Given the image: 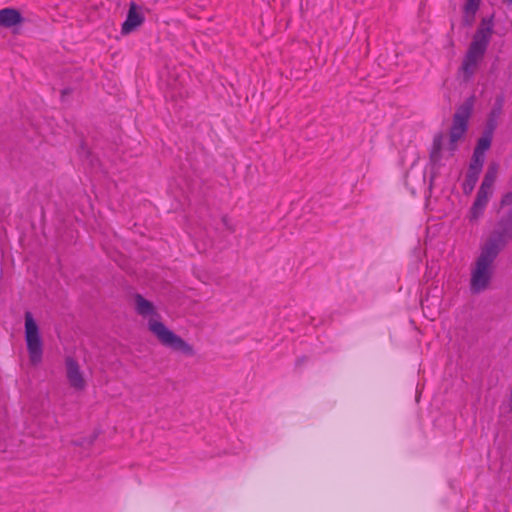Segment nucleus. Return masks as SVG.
I'll use <instances>...</instances> for the list:
<instances>
[{"label": "nucleus", "mask_w": 512, "mask_h": 512, "mask_svg": "<svg viewBox=\"0 0 512 512\" xmlns=\"http://www.w3.org/2000/svg\"><path fill=\"white\" fill-rule=\"evenodd\" d=\"M134 306L136 312L147 320L149 331L161 345L186 357H192L195 355L194 347L182 337L174 333L160 320V317L151 302L141 295H136L134 298Z\"/></svg>", "instance_id": "f257e3e1"}, {"label": "nucleus", "mask_w": 512, "mask_h": 512, "mask_svg": "<svg viewBox=\"0 0 512 512\" xmlns=\"http://www.w3.org/2000/svg\"><path fill=\"white\" fill-rule=\"evenodd\" d=\"M503 246L499 238L489 239L481 248L471 276V289L480 292L487 288L493 274V262Z\"/></svg>", "instance_id": "f03ea898"}, {"label": "nucleus", "mask_w": 512, "mask_h": 512, "mask_svg": "<svg viewBox=\"0 0 512 512\" xmlns=\"http://www.w3.org/2000/svg\"><path fill=\"white\" fill-rule=\"evenodd\" d=\"M493 32V17L484 18L473 36L466 56L463 60V72L471 76L482 60Z\"/></svg>", "instance_id": "7ed1b4c3"}, {"label": "nucleus", "mask_w": 512, "mask_h": 512, "mask_svg": "<svg viewBox=\"0 0 512 512\" xmlns=\"http://www.w3.org/2000/svg\"><path fill=\"white\" fill-rule=\"evenodd\" d=\"M25 341L31 363L39 364L43 355V342L39 325L30 312L25 314Z\"/></svg>", "instance_id": "20e7f679"}, {"label": "nucleus", "mask_w": 512, "mask_h": 512, "mask_svg": "<svg viewBox=\"0 0 512 512\" xmlns=\"http://www.w3.org/2000/svg\"><path fill=\"white\" fill-rule=\"evenodd\" d=\"M472 109V102H467L456 111L453 117V123L449 132V149L451 152L456 149L457 143L464 137L467 131Z\"/></svg>", "instance_id": "39448f33"}, {"label": "nucleus", "mask_w": 512, "mask_h": 512, "mask_svg": "<svg viewBox=\"0 0 512 512\" xmlns=\"http://www.w3.org/2000/svg\"><path fill=\"white\" fill-rule=\"evenodd\" d=\"M65 368L69 386L76 391H83L87 383L78 362L72 357H67L65 359Z\"/></svg>", "instance_id": "423d86ee"}, {"label": "nucleus", "mask_w": 512, "mask_h": 512, "mask_svg": "<svg viewBox=\"0 0 512 512\" xmlns=\"http://www.w3.org/2000/svg\"><path fill=\"white\" fill-rule=\"evenodd\" d=\"M143 22L144 15L141 9L134 2H132L129 6L127 17L122 24L121 33L123 35H128L140 27Z\"/></svg>", "instance_id": "0eeeda50"}, {"label": "nucleus", "mask_w": 512, "mask_h": 512, "mask_svg": "<svg viewBox=\"0 0 512 512\" xmlns=\"http://www.w3.org/2000/svg\"><path fill=\"white\" fill-rule=\"evenodd\" d=\"M23 22L21 13L13 8H4L0 10V28H12Z\"/></svg>", "instance_id": "6e6552de"}, {"label": "nucleus", "mask_w": 512, "mask_h": 512, "mask_svg": "<svg viewBox=\"0 0 512 512\" xmlns=\"http://www.w3.org/2000/svg\"><path fill=\"white\" fill-rule=\"evenodd\" d=\"M491 194L492 190L485 188L483 186L480 187L477 194V198L471 208L472 219H477L481 215Z\"/></svg>", "instance_id": "1a4fd4ad"}, {"label": "nucleus", "mask_w": 512, "mask_h": 512, "mask_svg": "<svg viewBox=\"0 0 512 512\" xmlns=\"http://www.w3.org/2000/svg\"><path fill=\"white\" fill-rule=\"evenodd\" d=\"M491 144V136L485 135L479 139L475 148V161L477 162V169H481L484 161V154L489 149Z\"/></svg>", "instance_id": "9d476101"}, {"label": "nucleus", "mask_w": 512, "mask_h": 512, "mask_svg": "<svg viewBox=\"0 0 512 512\" xmlns=\"http://www.w3.org/2000/svg\"><path fill=\"white\" fill-rule=\"evenodd\" d=\"M481 0H465L463 5L464 21L471 25L475 19V15L480 7Z\"/></svg>", "instance_id": "9b49d317"}, {"label": "nucleus", "mask_w": 512, "mask_h": 512, "mask_svg": "<svg viewBox=\"0 0 512 512\" xmlns=\"http://www.w3.org/2000/svg\"><path fill=\"white\" fill-rule=\"evenodd\" d=\"M497 176V169L495 167H492L488 170L487 174L485 175V178L481 184V186L488 188L490 190H493V184Z\"/></svg>", "instance_id": "f8f14e48"}, {"label": "nucleus", "mask_w": 512, "mask_h": 512, "mask_svg": "<svg viewBox=\"0 0 512 512\" xmlns=\"http://www.w3.org/2000/svg\"><path fill=\"white\" fill-rule=\"evenodd\" d=\"M512 205V192L506 193L501 200V206H509Z\"/></svg>", "instance_id": "ddd939ff"}, {"label": "nucleus", "mask_w": 512, "mask_h": 512, "mask_svg": "<svg viewBox=\"0 0 512 512\" xmlns=\"http://www.w3.org/2000/svg\"><path fill=\"white\" fill-rule=\"evenodd\" d=\"M470 169L475 172V174H478L481 169H477V162L475 161V155L473 156V162L471 163Z\"/></svg>", "instance_id": "4468645a"}, {"label": "nucleus", "mask_w": 512, "mask_h": 512, "mask_svg": "<svg viewBox=\"0 0 512 512\" xmlns=\"http://www.w3.org/2000/svg\"><path fill=\"white\" fill-rule=\"evenodd\" d=\"M508 223H509V225H512V212L510 213V215L508 217Z\"/></svg>", "instance_id": "2eb2a0df"}, {"label": "nucleus", "mask_w": 512, "mask_h": 512, "mask_svg": "<svg viewBox=\"0 0 512 512\" xmlns=\"http://www.w3.org/2000/svg\"><path fill=\"white\" fill-rule=\"evenodd\" d=\"M435 145L439 148V146H440V140H439V141L435 140Z\"/></svg>", "instance_id": "dca6fc26"}, {"label": "nucleus", "mask_w": 512, "mask_h": 512, "mask_svg": "<svg viewBox=\"0 0 512 512\" xmlns=\"http://www.w3.org/2000/svg\"><path fill=\"white\" fill-rule=\"evenodd\" d=\"M504 2L511 4L512 0H504Z\"/></svg>", "instance_id": "f3484780"}]
</instances>
